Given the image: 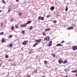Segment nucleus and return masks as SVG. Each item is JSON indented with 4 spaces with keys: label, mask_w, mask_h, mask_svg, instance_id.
<instances>
[{
    "label": "nucleus",
    "mask_w": 77,
    "mask_h": 77,
    "mask_svg": "<svg viewBox=\"0 0 77 77\" xmlns=\"http://www.w3.org/2000/svg\"><path fill=\"white\" fill-rule=\"evenodd\" d=\"M37 69L35 70L34 72H37Z\"/></svg>",
    "instance_id": "nucleus-32"
},
{
    "label": "nucleus",
    "mask_w": 77,
    "mask_h": 77,
    "mask_svg": "<svg viewBox=\"0 0 77 77\" xmlns=\"http://www.w3.org/2000/svg\"><path fill=\"white\" fill-rule=\"evenodd\" d=\"M43 35H44V36H45V33H43L42 34Z\"/></svg>",
    "instance_id": "nucleus-33"
},
{
    "label": "nucleus",
    "mask_w": 77,
    "mask_h": 77,
    "mask_svg": "<svg viewBox=\"0 0 77 77\" xmlns=\"http://www.w3.org/2000/svg\"><path fill=\"white\" fill-rule=\"evenodd\" d=\"M33 29V26H31V27H29V29L30 30H31V29Z\"/></svg>",
    "instance_id": "nucleus-26"
},
{
    "label": "nucleus",
    "mask_w": 77,
    "mask_h": 77,
    "mask_svg": "<svg viewBox=\"0 0 77 77\" xmlns=\"http://www.w3.org/2000/svg\"><path fill=\"white\" fill-rule=\"evenodd\" d=\"M50 40V37L47 36L45 38H44V41H49Z\"/></svg>",
    "instance_id": "nucleus-1"
},
{
    "label": "nucleus",
    "mask_w": 77,
    "mask_h": 77,
    "mask_svg": "<svg viewBox=\"0 0 77 77\" xmlns=\"http://www.w3.org/2000/svg\"><path fill=\"white\" fill-rule=\"evenodd\" d=\"M44 17H41V20H44Z\"/></svg>",
    "instance_id": "nucleus-25"
},
{
    "label": "nucleus",
    "mask_w": 77,
    "mask_h": 77,
    "mask_svg": "<svg viewBox=\"0 0 77 77\" xmlns=\"http://www.w3.org/2000/svg\"><path fill=\"white\" fill-rule=\"evenodd\" d=\"M38 45V43H35V44L33 45V47H36L37 45Z\"/></svg>",
    "instance_id": "nucleus-12"
},
{
    "label": "nucleus",
    "mask_w": 77,
    "mask_h": 77,
    "mask_svg": "<svg viewBox=\"0 0 77 77\" xmlns=\"http://www.w3.org/2000/svg\"><path fill=\"white\" fill-rule=\"evenodd\" d=\"M2 3H4V4H5L6 3V2L4 1V0H2Z\"/></svg>",
    "instance_id": "nucleus-22"
},
{
    "label": "nucleus",
    "mask_w": 77,
    "mask_h": 77,
    "mask_svg": "<svg viewBox=\"0 0 77 77\" xmlns=\"http://www.w3.org/2000/svg\"><path fill=\"white\" fill-rule=\"evenodd\" d=\"M66 77H68V75H66Z\"/></svg>",
    "instance_id": "nucleus-46"
},
{
    "label": "nucleus",
    "mask_w": 77,
    "mask_h": 77,
    "mask_svg": "<svg viewBox=\"0 0 77 77\" xmlns=\"http://www.w3.org/2000/svg\"><path fill=\"white\" fill-rule=\"evenodd\" d=\"M41 19V16H39V17L38 18V20H40Z\"/></svg>",
    "instance_id": "nucleus-15"
},
{
    "label": "nucleus",
    "mask_w": 77,
    "mask_h": 77,
    "mask_svg": "<svg viewBox=\"0 0 77 77\" xmlns=\"http://www.w3.org/2000/svg\"><path fill=\"white\" fill-rule=\"evenodd\" d=\"M15 27L16 29H17V28H18V26L17 25H16L15 26Z\"/></svg>",
    "instance_id": "nucleus-30"
},
{
    "label": "nucleus",
    "mask_w": 77,
    "mask_h": 77,
    "mask_svg": "<svg viewBox=\"0 0 77 77\" xmlns=\"http://www.w3.org/2000/svg\"><path fill=\"white\" fill-rule=\"evenodd\" d=\"M73 28H74V27H73L72 26H70V27H68V30H71V29H73Z\"/></svg>",
    "instance_id": "nucleus-9"
},
{
    "label": "nucleus",
    "mask_w": 77,
    "mask_h": 77,
    "mask_svg": "<svg viewBox=\"0 0 77 77\" xmlns=\"http://www.w3.org/2000/svg\"><path fill=\"white\" fill-rule=\"evenodd\" d=\"M26 23H25V24H23L21 25L20 26L21 27H26Z\"/></svg>",
    "instance_id": "nucleus-7"
},
{
    "label": "nucleus",
    "mask_w": 77,
    "mask_h": 77,
    "mask_svg": "<svg viewBox=\"0 0 77 77\" xmlns=\"http://www.w3.org/2000/svg\"><path fill=\"white\" fill-rule=\"evenodd\" d=\"M47 18H49V17H50V16L48 15L47 16Z\"/></svg>",
    "instance_id": "nucleus-39"
},
{
    "label": "nucleus",
    "mask_w": 77,
    "mask_h": 77,
    "mask_svg": "<svg viewBox=\"0 0 77 77\" xmlns=\"http://www.w3.org/2000/svg\"><path fill=\"white\" fill-rule=\"evenodd\" d=\"M50 9L51 11H53L54 9V6H52L50 8Z\"/></svg>",
    "instance_id": "nucleus-10"
},
{
    "label": "nucleus",
    "mask_w": 77,
    "mask_h": 77,
    "mask_svg": "<svg viewBox=\"0 0 77 77\" xmlns=\"http://www.w3.org/2000/svg\"><path fill=\"white\" fill-rule=\"evenodd\" d=\"M64 42H65V41H64V40H63L61 42V43L62 44H63V43Z\"/></svg>",
    "instance_id": "nucleus-31"
},
{
    "label": "nucleus",
    "mask_w": 77,
    "mask_h": 77,
    "mask_svg": "<svg viewBox=\"0 0 77 77\" xmlns=\"http://www.w3.org/2000/svg\"><path fill=\"white\" fill-rule=\"evenodd\" d=\"M68 7H66V9H65V11H68Z\"/></svg>",
    "instance_id": "nucleus-23"
},
{
    "label": "nucleus",
    "mask_w": 77,
    "mask_h": 77,
    "mask_svg": "<svg viewBox=\"0 0 77 77\" xmlns=\"http://www.w3.org/2000/svg\"><path fill=\"white\" fill-rule=\"evenodd\" d=\"M72 49L73 50H77V46H73L72 47Z\"/></svg>",
    "instance_id": "nucleus-4"
},
{
    "label": "nucleus",
    "mask_w": 77,
    "mask_h": 77,
    "mask_svg": "<svg viewBox=\"0 0 77 77\" xmlns=\"http://www.w3.org/2000/svg\"><path fill=\"white\" fill-rule=\"evenodd\" d=\"M32 23V21H28V22L26 23V24H30V23Z\"/></svg>",
    "instance_id": "nucleus-11"
},
{
    "label": "nucleus",
    "mask_w": 77,
    "mask_h": 77,
    "mask_svg": "<svg viewBox=\"0 0 77 77\" xmlns=\"http://www.w3.org/2000/svg\"><path fill=\"white\" fill-rule=\"evenodd\" d=\"M66 70H67V69H64V71H66Z\"/></svg>",
    "instance_id": "nucleus-42"
},
{
    "label": "nucleus",
    "mask_w": 77,
    "mask_h": 77,
    "mask_svg": "<svg viewBox=\"0 0 77 77\" xmlns=\"http://www.w3.org/2000/svg\"><path fill=\"white\" fill-rule=\"evenodd\" d=\"M66 72H67V71H66Z\"/></svg>",
    "instance_id": "nucleus-51"
},
{
    "label": "nucleus",
    "mask_w": 77,
    "mask_h": 77,
    "mask_svg": "<svg viewBox=\"0 0 77 77\" xmlns=\"http://www.w3.org/2000/svg\"><path fill=\"white\" fill-rule=\"evenodd\" d=\"M68 62V61L66 60L64 61V62L63 63V64H65V63H66Z\"/></svg>",
    "instance_id": "nucleus-14"
},
{
    "label": "nucleus",
    "mask_w": 77,
    "mask_h": 77,
    "mask_svg": "<svg viewBox=\"0 0 77 77\" xmlns=\"http://www.w3.org/2000/svg\"><path fill=\"white\" fill-rule=\"evenodd\" d=\"M26 77H30V75H28Z\"/></svg>",
    "instance_id": "nucleus-35"
},
{
    "label": "nucleus",
    "mask_w": 77,
    "mask_h": 77,
    "mask_svg": "<svg viewBox=\"0 0 77 77\" xmlns=\"http://www.w3.org/2000/svg\"><path fill=\"white\" fill-rule=\"evenodd\" d=\"M14 29V26H12L11 28V30H13V29Z\"/></svg>",
    "instance_id": "nucleus-28"
},
{
    "label": "nucleus",
    "mask_w": 77,
    "mask_h": 77,
    "mask_svg": "<svg viewBox=\"0 0 77 77\" xmlns=\"http://www.w3.org/2000/svg\"><path fill=\"white\" fill-rule=\"evenodd\" d=\"M0 12H2V11H1V10H0Z\"/></svg>",
    "instance_id": "nucleus-48"
},
{
    "label": "nucleus",
    "mask_w": 77,
    "mask_h": 77,
    "mask_svg": "<svg viewBox=\"0 0 77 77\" xmlns=\"http://www.w3.org/2000/svg\"><path fill=\"white\" fill-rule=\"evenodd\" d=\"M56 46L57 47H62V45L60 43H59L57 44Z\"/></svg>",
    "instance_id": "nucleus-8"
},
{
    "label": "nucleus",
    "mask_w": 77,
    "mask_h": 77,
    "mask_svg": "<svg viewBox=\"0 0 77 77\" xmlns=\"http://www.w3.org/2000/svg\"><path fill=\"white\" fill-rule=\"evenodd\" d=\"M9 74H8V75H7V76H9Z\"/></svg>",
    "instance_id": "nucleus-44"
},
{
    "label": "nucleus",
    "mask_w": 77,
    "mask_h": 77,
    "mask_svg": "<svg viewBox=\"0 0 77 77\" xmlns=\"http://www.w3.org/2000/svg\"><path fill=\"white\" fill-rule=\"evenodd\" d=\"M22 33L23 35H24L25 34V31H23L22 32Z\"/></svg>",
    "instance_id": "nucleus-19"
},
{
    "label": "nucleus",
    "mask_w": 77,
    "mask_h": 77,
    "mask_svg": "<svg viewBox=\"0 0 77 77\" xmlns=\"http://www.w3.org/2000/svg\"><path fill=\"white\" fill-rule=\"evenodd\" d=\"M2 43H3V42H5V39L4 38H2Z\"/></svg>",
    "instance_id": "nucleus-16"
},
{
    "label": "nucleus",
    "mask_w": 77,
    "mask_h": 77,
    "mask_svg": "<svg viewBox=\"0 0 77 77\" xmlns=\"http://www.w3.org/2000/svg\"><path fill=\"white\" fill-rule=\"evenodd\" d=\"M54 23H56V20H54Z\"/></svg>",
    "instance_id": "nucleus-38"
},
{
    "label": "nucleus",
    "mask_w": 77,
    "mask_h": 77,
    "mask_svg": "<svg viewBox=\"0 0 77 77\" xmlns=\"http://www.w3.org/2000/svg\"><path fill=\"white\" fill-rule=\"evenodd\" d=\"M42 33H44V32H43V31H42Z\"/></svg>",
    "instance_id": "nucleus-49"
},
{
    "label": "nucleus",
    "mask_w": 77,
    "mask_h": 77,
    "mask_svg": "<svg viewBox=\"0 0 77 77\" xmlns=\"http://www.w3.org/2000/svg\"><path fill=\"white\" fill-rule=\"evenodd\" d=\"M9 37L10 38H12V35H10Z\"/></svg>",
    "instance_id": "nucleus-37"
},
{
    "label": "nucleus",
    "mask_w": 77,
    "mask_h": 77,
    "mask_svg": "<svg viewBox=\"0 0 77 77\" xmlns=\"http://www.w3.org/2000/svg\"><path fill=\"white\" fill-rule=\"evenodd\" d=\"M50 30V28H47L45 29V32H47V31H49Z\"/></svg>",
    "instance_id": "nucleus-13"
},
{
    "label": "nucleus",
    "mask_w": 77,
    "mask_h": 77,
    "mask_svg": "<svg viewBox=\"0 0 77 77\" xmlns=\"http://www.w3.org/2000/svg\"><path fill=\"white\" fill-rule=\"evenodd\" d=\"M9 47H12V44H11L10 45Z\"/></svg>",
    "instance_id": "nucleus-29"
},
{
    "label": "nucleus",
    "mask_w": 77,
    "mask_h": 77,
    "mask_svg": "<svg viewBox=\"0 0 77 77\" xmlns=\"http://www.w3.org/2000/svg\"><path fill=\"white\" fill-rule=\"evenodd\" d=\"M52 55L53 57H55V56H56V55H55V54H52Z\"/></svg>",
    "instance_id": "nucleus-24"
},
{
    "label": "nucleus",
    "mask_w": 77,
    "mask_h": 77,
    "mask_svg": "<svg viewBox=\"0 0 77 77\" xmlns=\"http://www.w3.org/2000/svg\"><path fill=\"white\" fill-rule=\"evenodd\" d=\"M14 21V20H13V19H11V21Z\"/></svg>",
    "instance_id": "nucleus-41"
},
{
    "label": "nucleus",
    "mask_w": 77,
    "mask_h": 77,
    "mask_svg": "<svg viewBox=\"0 0 77 77\" xmlns=\"http://www.w3.org/2000/svg\"><path fill=\"white\" fill-rule=\"evenodd\" d=\"M11 8H9L8 10V12L9 13V12H11Z\"/></svg>",
    "instance_id": "nucleus-18"
},
{
    "label": "nucleus",
    "mask_w": 77,
    "mask_h": 77,
    "mask_svg": "<svg viewBox=\"0 0 77 77\" xmlns=\"http://www.w3.org/2000/svg\"><path fill=\"white\" fill-rule=\"evenodd\" d=\"M5 57L6 58H8V55H6L5 56Z\"/></svg>",
    "instance_id": "nucleus-27"
},
{
    "label": "nucleus",
    "mask_w": 77,
    "mask_h": 77,
    "mask_svg": "<svg viewBox=\"0 0 77 77\" xmlns=\"http://www.w3.org/2000/svg\"><path fill=\"white\" fill-rule=\"evenodd\" d=\"M3 23H1V26H3Z\"/></svg>",
    "instance_id": "nucleus-43"
},
{
    "label": "nucleus",
    "mask_w": 77,
    "mask_h": 77,
    "mask_svg": "<svg viewBox=\"0 0 77 77\" xmlns=\"http://www.w3.org/2000/svg\"><path fill=\"white\" fill-rule=\"evenodd\" d=\"M58 63H63V61L60 59L58 60Z\"/></svg>",
    "instance_id": "nucleus-6"
},
{
    "label": "nucleus",
    "mask_w": 77,
    "mask_h": 77,
    "mask_svg": "<svg viewBox=\"0 0 77 77\" xmlns=\"http://www.w3.org/2000/svg\"><path fill=\"white\" fill-rule=\"evenodd\" d=\"M3 34V32H2L0 33L1 35H2Z\"/></svg>",
    "instance_id": "nucleus-36"
},
{
    "label": "nucleus",
    "mask_w": 77,
    "mask_h": 77,
    "mask_svg": "<svg viewBox=\"0 0 77 77\" xmlns=\"http://www.w3.org/2000/svg\"><path fill=\"white\" fill-rule=\"evenodd\" d=\"M2 65V64L0 63V67Z\"/></svg>",
    "instance_id": "nucleus-45"
},
{
    "label": "nucleus",
    "mask_w": 77,
    "mask_h": 77,
    "mask_svg": "<svg viewBox=\"0 0 77 77\" xmlns=\"http://www.w3.org/2000/svg\"><path fill=\"white\" fill-rule=\"evenodd\" d=\"M72 72H75V73H76L77 72V70L72 71Z\"/></svg>",
    "instance_id": "nucleus-21"
},
{
    "label": "nucleus",
    "mask_w": 77,
    "mask_h": 77,
    "mask_svg": "<svg viewBox=\"0 0 77 77\" xmlns=\"http://www.w3.org/2000/svg\"><path fill=\"white\" fill-rule=\"evenodd\" d=\"M44 63L45 64V65H47V61L46 60H45L44 61Z\"/></svg>",
    "instance_id": "nucleus-17"
},
{
    "label": "nucleus",
    "mask_w": 77,
    "mask_h": 77,
    "mask_svg": "<svg viewBox=\"0 0 77 77\" xmlns=\"http://www.w3.org/2000/svg\"><path fill=\"white\" fill-rule=\"evenodd\" d=\"M52 45V41H50L49 42V44L48 45V47H50Z\"/></svg>",
    "instance_id": "nucleus-2"
},
{
    "label": "nucleus",
    "mask_w": 77,
    "mask_h": 77,
    "mask_svg": "<svg viewBox=\"0 0 77 77\" xmlns=\"http://www.w3.org/2000/svg\"><path fill=\"white\" fill-rule=\"evenodd\" d=\"M45 75H44L42 76L41 77H45Z\"/></svg>",
    "instance_id": "nucleus-40"
},
{
    "label": "nucleus",
    "mask_w": 77,
    "mask_h": 77,
    "mask_svg": "<svg viewBox=\"0 0 77 77\" xmlns=\"http://www.w3.org/2000/svg\"><path fill=\"white\" fill-rule=\"evenodd\" d=\"M41 41V39H36L35 40V42L37 43H39Z\"/></svg>",
    "instance_id": "nucleus-3"
},
{
    "label": "nucleus",
    "mask_w": 77,
    "mask_h": 77,
    "mask_svg": "<svg viewBox=\"0 0 77 77\" xmlns=\"http://www.w3.org/2000/svg\"><path fill=\"white\" fill-rule=\"evenodd\" d=\"M19 1H20V0H16V2H19Z\"/></svg>",
    "instance_id": "nucleus-34"
},
{
    "label": "nucleus",
    "mask_w": 77,
    "mask_h": 77,
    "mask_svg": "<svg viewBox=\"0 0 77 77\" xmlns=\"http://www.w3.org/2000/svg\"><path fill=\"white\" fill-rule=\"evenodd\" d=\"M27 42H28V40L25 41H24L22 43L23 45H26V44H27Z\"/></svg>",
    "instance_id": "nucleus-5"
},
{
    "label": "nucleus",
    "mask_w": 77,
    "mask_h": 77,
    "mask_svg": "<svg viewBox=\"0 0 77 77\" xmlns=\"http://www.w3.org/2000/svg\"><path fill=\"white\" fill-rule=\"evenodd\" d=\"M76 76H77V73L76 74Z\"/></svg>",
    "instance_id": "nucleus-47"
},
{
    "label": "nucleus",
    "mask_w": 77,
    "mask_h": 77,
    "mask_svg": "<svg viewBox=\"0 0 77 77\" xmlns=\"http://www.w3.org/2000/svg\"><path fill=\"white\" fill-rule=\"evenodd\" d=\"M12 18H13V17H12Z\"/></svg>",
    "instance_id": "nucleus-50"
},
{
    "label": "nucleus",
    "mask_w": 77,
    "mask_h": 77,
    "mask_svg": "<svg viewBox=\"0 0 77 77\" xmlns=\"http://www.w3.org/2000/svg\"><path fill=\"white\" fill-rule=\"evenodd\" d=\"M22 13L21 12L19 13V16H21L22 15Z\"/></svg>",
    "instance_id": "nucleus-20"
}]
</instances>
